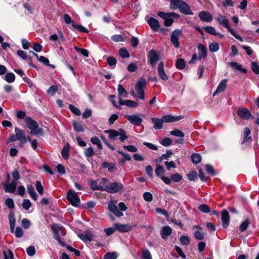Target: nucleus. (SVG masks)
<instances>
[{
	"label": "nucleus",
	"mask_w": 259,
	"mask_h": 259,
	"mask_svg": "<svg viewBox=\"0 0 259 259\" xmlns=\"http://www.w3.org/2000/svg\"><path fill=\"white\" fill-rule=\"evenodd\" d=\"M25 122L27 124L28 128L30 130V134L32 135H39L43 136L44 133L41 127H38V124L30 117H26L25 118Z\"/></svg>",
	"instance_id": "f257e3e1"
},
{
	"label": "nucleus",
	"mask_w": 259,
	"mask_h": 259,
	"mask_svg": "<svg viewBox=\"0 0 259 259\" xmlns=\"http://www.w3.org/2000/svg\"><path fill=\"white\" fill-rule=\"evenodd\" d=\"M118 207L120 210L118 209L116 202L111 200L108 203V208L110 211L112 212L117 217L120 218L123 215L122 211H125L127 208L123 202H120L118 204Z\"/></svg>",
	"instance_id": "f03ea898"
},
{
	"label": "nucleus",
	"mask_w": 259,
	"mask_h": 259,
	"mask_svg": "<svg viewBox=\"0 0 259 259\" xmlns=\"http://www.w3.org/2000/svg\"><path fill=\"white\" fill-rule=\"evenodd\" d=\"M215 20L219 22V24L222 25L224 28H227L228 31L235 37V38L240 41H243V38L241 36L237 34L234 29H232L229 25V20L224 15H219L215 18Z\"/></svg>",
	"instance_id": "7ed1b4c3"
},
{
	"label": "nucleus",
	"mask_w": 259,
	"mask_h": 259,
	"mask_svg": "<svg viewBox=\"0 0 259 259\" xmlns=\"http://www.w3.org/2000/svg\"><path fill=\"white\" fill-rule=\"evenodd\" d=\"M53 230L54 238L62 246H65V243L62 241L61 236H65L66 234V231L64 228L59 225H54L52 226Z\"/></svg>",
	"instance_id": "20e7f679"
},
{
	"label": "nucleus",
	"mask_w": 259,
	"mask_h": 259,
	"mask_svg": "<svg viewBox=\"0 0 259 259\" xmlns=\"http://www.w3.org/2000/svg\"><path fill=\"white\" fill-rule=\"evenodd\" d=\"M105 133L109 134V138L112 140H115L116 137L119 136V139L121 142L127 139L126 132L122 128H120L118 131L115 130H108L105 131Z\"/></svg>",
	"instance_id": "39448f33"
},
{
	"label": "nucleus",
	"mask_w": 259,
	"mask_h": 259,
	"mask_svg": "<svg viewBox=\"0 0 259 259\" xmlns=\"http://www.w3.org/2000/svg\"><path fill=\"white\" fill-rule=\"evenodd\" d=\"M197 49L198 51V56L194 53L191 60L189 61V64L195 63L197 60H200L204 59L207 55V49L206 46L201 43H199L197 45Z\"/></svg>",
	"instance_id": "423d86ee"
},
{
	"label": "nucleus",
	"mask_w": 259,
	"mask_h": 259,
	"mask_svg": "<svg viewBox=\"0 0 259 259\" xmlns=\"http://www.w3.org/2000/svg\"><path fill=\"white\" fill-rule=\"evenodd\" d=\"M157 15L164 20V23L166 26H169L172 24V18H177L178 17V14L174 12L164 13L160 12H158Z\"/></svg>",
	"instance_id": "0eeeda50"
},
{
	"label": "nucleus",
	"mask_w": 259,
	"mask_h": 259,
	"mask_svg": "<svg viewBox=\"0 0 259 259\" xmlns=\"http://www.w3.org/2000/svg\"><path fill=\"white\" fill-rule=\"evenodd\" d=\"M123 188V186L120 182H114L105 186L104 191L110 193H115L122 190Z\"/></svg>",
	"instance_id": "6e6552de"
},
{
	"label": "nucleus",
	"mask_w": 259,
	"mask_h": 259,
	"mask_svg": "<svg viewBox=\"0 0 259 259\" xmlns=\"http://www.w3.org/2000/svg\"><path fill=\"white\" fill-rule=\"evenodd\" d=\"M146 85V81L145 78L141 77L137 82L135 88L138 98L141 100H144V88Z\"/></svg>",
	"instance_id": "1a4fd4ad"
},
{
	"label": "nucleus",
	"mask_w": 259,
	"mask_h": 259,
	"mask_svg": "<svg viewBox=\"0 0 259 259\" xmlns=\"http://www.w3.org/2000/svg\"><path fill=\"white\" fill-rule=\"evenodd\" d=\"M67 200L74 206H78L80 204V199L76 192L72 189H70L67 195Z\"/></svg>",
	"instance_id": "9d476101"
},
{
	"label": "nucleus",
	"mask_w": 259,
	"mask_h": 259,
	"mask_svg": "<svg viewBox=\"0 0 259 259\" xmlns=\"http://www.w3.org/2000/svg\"><path fill=\"white\" fill-rule=\"evenodd\" d=\"M179 11L187 15H193V12L190 9V6L182 0H179Z\"/></svg>",
	"instance_id": "9b49d317"
},
{
	"label": "nucleus",
	"mask_w": 259,
	"mask_h": 259,
	"mask_svg": "<svg viewBox=\"0 0 259 259\" xmlns=\"http://www.w3.org/2000/svg\"><path fill=\"white\" fill-rule=\"evenodd\" d=\"M19 182L12 181L11 182L3 183L4 189L5 192L13 193L15 192Z\"/></svg>",
	"instance_id": "f8f14e48"
},
{
	"label": "nucleus",
	"mask_w": 259,
	"mask_h": 259,
	"mask_svg": "<svg viewBox=\"0 0 259 259\" xmlns=\"http://www.w3.org/2000/svg\"><path fill=\"white\" fill-rule=\"evenodd\" d=\"M125 117L133 124L139 126L142 122L140 114L125 115Z\"/></svg>",
	"instance_id": "ddd939ff"
},
{
	"label": "nucleus",
	"mask_w": 259,
	"mask_h": 259,
	"mask_svg": "<svg viewBox=\"0 0 259 259\" xmlns=\"http://www.w3.org/2000/svg\"><path fill=\"white\" fill-rule=\"evenodd\" d=\"M148 57L151 65L153 67L155 66L156 62L159 60V57L156 51L151 50L148 54Z\"/></svg>",
	"instance_id": "4468645a"
},
{
	"label": "nucleus",
	"mask_w": 259,
	"mask_h": 259,
	"mask_svg": "<svg viewBox=\"0 0 259 259\" xmlns=\"http://www.w3.org/2000/svg\"><path fill=\"white\" fill-rule=\"evenodd\" d=\"M221 220L222 227L224 228H227L230 223V215L228 211L226 209H223L221 212Z\"/></svg>",
	"instance_id": "2eb2a0df"
},
{
	"label": "nucleus",
	"mask_w": 259,
	"mask_h": 259,
	"mask_svg": "<svg viewBox=\"0 0 259 259\" xmlns=\"http://www.w3.org/2000/svg\"><path fill=\"white\" fill-rule=\"evenodd\" d=\"M15 131L16 134L17 140L20 141L22 144L26 143L27 142V139L24 131L18 127H16Z\"/></svg>",
	"instance_id": "dca6fc26"
},
{
	"label": "nucleus",
	"mask_w": 259,
	"mask_h": 259,
	"mask_svg": "<svg viewBox=\"0 0 259 259\" xmlns=\"http://www.w3.org/2000/svg\"><path fill=\"white\" fill-rule=\"evenodd\" d=\"M199 19L203 22H210L212 21V16L207 11H201L198 15Z\"/></svg>",
	"instance_id": "f3484780"
},
{
	"label": "nucleus",
	"mask_w": 259,
	"mask_h": 259,
	"mask_svg": "<svg viewBox=\"0 0 259 259\" xmlns=\"http://www.w3.org/2000/svg\"><path fill=\"white\" fill-rule=\"evenodd\" d=\"M238 115L240 118L246 120L249 119L251 117V114L249 111L245 108L239 109L238 110Z\"/></svg>",
	"instance_id": "a211bd4d"
},
{
	"label": "nucleus",
	"mask_w": 259,
	"mask_h": 259,
	"mask_svg": "<svg viewBox=\"0 0 259 259\" xmlns=\"http://www.w3.org/2000/svg\"><path fill=\"white\" fill-rule=\"evenodd\" d=\"M148 24L152 30L156 31L160 28V24L157 19L153 17H150L147 21Z\"/></svg>",
	"instance_id": "6ab92c4d"
},
{
	"label": "nucleus",
	"mask_w": 259,
	"mask_h": 259,
	"mask_svg": "<svg viewBox=\"0 0 259 259\" xmlns=\"http://www.w3.org/2000/svg\"><path fill=\"white\" fill-rule=\"evenodd\" d=\"M116 229L120 232H127L132 230V226L130 224H115Z\"/></svg>",
	"instance_id": "aec40b11"
},
{
	"label": "nucleus",
	"mask_w": 259,
	"mask_h": 259,
	"mask_svg": "<svg viewBox=\"0 0 259 259\" xmlns=\"http://www.w3.org/2000/svg\"><path fill=\"white\" fill-rule=\"evenodd\" d=\"M227 79H223L219 84L215 91L213 93V96H215L218 94L224 92L227 87Z\"/></svg>",
	"instance_id": "412c9836"
},
{
	"label": "nucleus",
	"mask_w": 259,
	"mask_h": 259,
	"mask_svg": "<svg viewBox=\"0 0 259 259\" xmlns=\"http://www.w3.org/2000/svg\"><path fill=\"white\" fill-rule=\"evenodd\" d=\"M158 74L161 79L163 80H166L168 79V76L165 73L164 71V63L163 62H160L159 63L158 67Z\"/></svg>",
	"instance_id": "4be33fe9"
},
{
	"label": "nucleus",
	"mask_w": 259,
	"mask_h": 259,
	"mask_svg": "<svg viewBox=\"0 0 259 259\" xmlns=\"http://www.w3.org/2000/svg\"><path fill=\"white\" fill-rule=\"evenodd\" d=\"M91 189L93 190L104 191V185H99L98 180H91L89 182Z\"/></svg>",
	"instance_id": "5701e85b"
},
{
	"label": "nucleus",
	"mask_w": 259,
	"mask_h": 259,
	"mask_svg": "<svg viewBox=\"0 0 259 259\" xmlns=\"http://www.w3.org/2000/svg\"><path fill=\"white\" fill-rule=\"evenodd\" d=\"M152 122L154 123L153 128L155 130H161L163 128V123L164 122L162 118L161 119L153 117L151 119Z\"/></svg>",
	"instance_id": "b1692460"
},
{
	"label": "nucleus",
	"mask_w": 259,
	"mask_h": 259,
	"mask_svg": "<svg viewBox=\"0 0 259 259\" xmlns=\"http://www.w3.org/2000/svg\"><path fill=\"white\" fill-rule=\"evenodd\" d=\"M172 233V229L169 226H164L162 228L161 231V237L163 239H166L169 235Z\"/></svg>",
	"instance_id": "393cba45"
},
{
	"label": "nucleus",
	"mask_w": 259,
	"mask_h": 259,
	"mask_svg": "<svg viewBox=\"0 0 259 259\" xmlns=\"http://www.w3.org/2000/svg\"><path fill=\"white\" fill-rule=\"evenodd\" d=\"M79 237L84 242H91L93 240V235L89 232L86 231L84 233L78 235Z\"/></svg>",
	"instance_id": "a878e982"
},
{
	"label": "nucleus",
	"mask_w": 259,
	"mask_h": 259,
	"mask_svg": "<svg viewBox=\"0 0 259 259\" xmlns=\"http://www.w3.org/2000/svg\"><path fill=\"white\" fill-rule=\"evenodd\" d=\"M9 221L10 223V227L11 233L14 232V228L15 226V213L13 211H10L9 214Z\"/></svg>",
	"instance_id": "bb28decb"
},
{
	"label": "nucleus",
	"mask_w": 259,
	"mask_h": 259,
	"mask_svg": "<svg viewBox=\"0 0 259 259\" xmlns=\"http://www.w3.org/2000/svg\"><path fill=\"white\" fill-rule=\"evenodd\" d=\"M170 40L176 48H178V29H176L172 33Z\"/></svg>",
	"instance_id": "cd10ccee"
},
{
	"label": "nucleus",
	"mask_w": 259,
	"mask_h": 259,
	"mask_svg": "<svg viewBox=\"0 0 259 259\" xmlns=\"http://www.w3.org/2000/svg\"><path fill=\"white\" fill-rule=\"evenodd\" d=\"M117 92L118 94V98H127V93L126 91L124 89L121 84H119L118 85Z\"/></svg>",
	"instance_id": "c85d7f7f"
},
{
	"label": "nucleus",
	"mask_w": 259,
	"mask_h": 259,
	"mask_svg": "<svg viewBox=\"0 0 259 259\" xmlns=\"http://www.w3.org/2000/svg\"><path fill=\"white\" fill-rule=\"evenodd\" d=\"M27 190L30 197L34 200H37L38 198V195L35 192L33 186L31 185H27Z\"/></svg>",
	"instance_id": "c756f323"
},
{
	"label": "nucleus",
	"mask_w": 259,
	"mask_h": 259,
	"mask_svg": "<svg viewBox=\"0 0 259 259\" xmlns=\"http://www.w3.org/2000/svg\"><path fill=\"white\" fill-rule=\"evenodd\" d=\"M163 122H172L178 120V116H172L171 115H166L162 117Z\"/></svg>",
	"instance_id": "7c9ffc66"
},
{
	"label": "nucleus",
	"mask_w": 259,
	"mask_h": 259,
	"mask_svg": "<svg viewBox=\"0 0 259 259\" xmlns=\"http://www.w3.org/2000/svg\"><path fill=\"white\" fill-rule=\"evenodd\" d=\"M229 64L230 65V66H231V67L233 69H234L235 70L241 71L244 73L247 72V71L245 68H242L241 67V65L239 64L238 63H237L236 62H230V63H229Z\"/></svg>",
	"instance_id": "2f4dec72"
},
{
	"label": "nucleus",
	"mask_w": 259,
	"mask_h": 259,
	"mask_svg": "<svg viewBox=\"0 0 259 259\" xmlns=\"http://www.w3.org/2000/svg\"><path fill=\"white\" fill-rule=\"evenodd\" d=\"M70 147L68 144L64 146L61 151L62 158L64 160H67L69 157Z\"/></svg>",
	"instance_id": "473e14b6"
},
{
	"label": "nucleus",
	"mask_w": 259,
	"mask_h": 259,
	"mask_svg": "<svg viewBox=\"0 0 259 259\" xmlns=\"http://www.w3.org/2000/svg\"><path fill=\"white\" fill-rule=\"evenodd\" d=\"M17 55L21 58L23 60L25 61H31L32 58L29 56L27 55L26 52H24L22 50H18L17 52Z\"/></svg>",
	"instance_id": "72a5a7b5"
},
{
	"label": "nucleus",
	"mask_w": 259,
	"mask_h": 259,
	"mask_svg": "<svg viewBox=\"0 0 259 259\" xmlns=\"http://www.w3.org/2000/svg\"><path fill=\"white\" fill-rule=\"evenodd\" d=\"M155 171L156 176L160 178L163 177L165 173V170L163 167L160 165H157Z\"/></svg>",
	"instance_id": "f704fd0d"
},
{
	"label": "nucleus",
	"mask_w": 259,
	"mask_h": 259,
	"mask_svg": "<svg viewBox=\"0 0 259 259\" xmlns=\"http://www.w3.org/2000/svg\"><path fill=\"white\" fill-rule=\"evenodd\" d=\"M91 141L94 145H96L99 149L102 150L103 148L102 144L101 141L97 137H93L91 138Z\"/></svg>",
	"instance_id": "c9c22d12"
},
{
	"label": "nucleus",
	"mask_w": 259,
	"mask_h": 259,
	"mask_svg": "<svg viewBox=\"0 0 259 259\" xmlns=\"http://www.w3.org/2000/svg\"><path fill=\"white\" fill-rule=\"evenodd\" d=\"M141 254L142 259H152L151 253L147 248L142 249Z\"/></svg>",
	"instance_id": "e433bc0d"
},
{
	"label": "nucleus",
	"mask_w": 259,
	"mask_h": 259,
	"mask_svg": "<svg viewBox=\"0 0 259 259\" xmlns=\"http://www.w3.org/2000/svg\"><path fill=\"white\" fill-rule=\"evenodd\" d=\"M209 50L210 52H216L219 50L220 47L217 42H213L209 45Z\"/></svg>",
	"instance_id": "4c0bfd02"
},
{
	"label": "nucleus",
	"mask_w": 259,
	"mask_h": 259,
	"mask_svg": "<svg viewBox=\"0 0 259 259\" xmlns=\"http://www.w3.org/2000/svg\"><path fill=\"white\" fill-rule=\"evenodd\" d=\"M5 79L8 83H12L15 80V75L13 73H8L5 76Z\"/></svg>",
	"instance_id": "58836bf2"
},
{
	"label": "nucleus",
	"mask_w": 259,
	"mask_h": 259,
	"mask_svg": "<svg viewBox=\"0 0 259 259\" xmlns=\"http://www.w3.org/2000/svg\"><path fill=\"white\" fill-rule=\"evenodd\" d=\"M181 244L183 245L187 246L190 244V240L188 236L183 235L179 239Z\"/></svg>",
	"instance_id": "ea45409f"
},
{
	"label": "nucleus",
	"mask_w": 259,
	"mask_h": 259,
	"mask_svg": "<svg viewBox=\"0 0 259 259\" xmlns=\"http://www.w3.org/2000/svg\"><path fill=\"white\" fill-rule=\"evenodd\" d=\"M191 160L193 163H198L201 160V156L198 153H193L191 155Z\"/></svg>",
	"instance_id": "a19ab883"
},
{
	"label": "nucleus",
	"mask_w": 259,
	"mask_h": 259,
	"mask_svg": "<svg viewBox=\"0 0 259 259\" xmlns=\"http://www.w3.org/2000/svg\"><path fill=\"white\" fill-rule=\"evenodd\" d=\"M250 134V130L248 127H245L244 130V137L243 143H245L248 140L251 139V137L249 136Z\"/></svg>",
	"instance_id": "79ce46f5"
},
{
	"label": "nucleus",
	"mask_w": 259,
	"mask_h": 259,
	"mask_svg": "<svg viewBox=\"0 0 259 259\" xmlns=\"http://www.w3.org/2000/svg\"><path fill=\"white\" fill-rule=\"evenodd\" d=\"M198 210L203 213H208L210 212V209L208 205L205 204H202L198 207Z\"/></svg>",
	"instance_id": "37998d69"
},
{
	"label": "nucleus",
	"mask_w": 259,
	"mask_h": 259,
	"mask_svg": "<svg viewBox=\"0 0 259 259\" xmlns=\"http://www.w3.org/2000/svg\"><path fill=\"white\" fill-rule=\"evenodd\" d=\"M3 255L4 259H14L13 252L10 249H8V251L4 250Z\"/></svg>",
	"instance_id": "c03bdc74"
},
{
	"label": "nucleus",
	"mask_w": 259,
	"mask_h": 259,
	"mask_svg": "<svg viewBox=\"0 0 259 259\" xmlns=\"http://www.w3.org/2000/svg\"><path fill=\"white\" fill-rule=\"evenodd\" d=\"M73 126L74 130L77 132H83L84 128L82 125L76 121H73Z\"/></svg>",
	"instance_id": "a18cd8bd"
},
{
	"label": "nucleus",
	"mask_w": 259,
	"mask_h": 259,
	"mask_svg": "<svg viewBox=\"0 0 259 259\" xmlns=\"http://www.w3.org/2000/svg\"><path fill=\"white\" fill-rule=\"evenodd\" d=\"M203 29L205 30V31L213 35H217V32L216 31L215 29L212 27V26H206L204 27Z\"/></svg>",
	"instance_id": "49530a36"
},
{
	"label": "nucleus",
	"mask_w": 259,
	"mask_h": 259,
	"mask_svg": "<svg viewBox=\"0 0 259 259\" xmlns=\"http://www.w3.org/2000/svg\"><path fill=\"white\" fill-rule=\"evenodd\" d=\"M120 56L122 58H127L130 57V54L128 51L125 48H121L119 51Z\"/></svg>",
	"instance_id": "de8ad7c7"
},
{
	"label": "nucleus",
	"mask_w": 259,
	"mask_h": 259,
	"mask_svg": "<svg viewBox=\"0 0 259 259\" xmlns=\"http://www.w3.org/2000/svg\"><path fill=\"white\" fill-rule=\"evenodd\" d=\"M74 48L76 51L80 53L84 57H87L89 56V53L87 50L82 48H79L76 46H75Z\"/></svg>",
	"instance_id": "09e8293b"
},
{
	"label": "nucleus",
	"mask_w": 259,
	"mask_h": 259,
	"mask_svg": "<svg viewBox=\"0 0 259 259\" xmlns=\"http://www.w3.org/2000/svg\"><path fill=\"white\" fill-rule=\"evenodd\" d=\"M249 224V221L248 219L244 221L239 226V230L241 232H243L246 230Z\"/></svg>",
	"instance_id": "8fccbe9b"
},
{
	"label": "nucleus",
	"mask_w": 259,
	"mask_h": 259,
	"mask_svg": "<svg viewBox=\"0 0 259 259\" xmlns=\"http://www.w3.org/2000/svg\"><path fill=\"white\" fill-rule=\"evenodd\" d=\"M117 257V254L116 252L107 253L104 256V259H116Z\"/></svg>",
	"instance_id": "3c124183"
},
{
	"label": "nucleus",
	"mask_w": 259,
	"mask_h": 259,
	"mask_svg": "<svg viewBox=\"0 0 259 259\" xmlns=\"http://www.w3.org/2000/svg\"><path fill=\"white\" fill-rule=\"evenodd\" d=\"M72 27L73 28L77 29L79 32H88V30L83 26L80 25H76L75 23H72Z\"/></svg>",
	"instance_id": "603ef678"
},
{
	"label": "nucleus",
	"mask_w": 259,
	"mask_h": 259,
	"mask_svg": "<svg viewBox=\"0 0 259 259\" xmlns=\"http://www.w3.org/2000/svg\"><path fill=\"white\" fill-rule=\"evenodd\" d=\"M251 68L255 74H259V64L257 63L252 62L251 63Z\"/></svg>",
	"instance_id": "864d4df0"
},
{
	"label": "nucleus",
	"mask_w": 259,
	"mask_h": 259,
	"mask_svg": "<svg viewBox=\"0 0 259 259\" xmlns=\"http://www.w3.org/2000/svg\"><path fill=\"white\" fill-rule=\"evenodd\" d=\"M36 189L38 193L42 195L44 194V188L42 186L40 183V182L37 181L35 185Z\"/></svg>",
	"instance_id": "5fc2aeb1"
},
{
	"label": "nucleus",
	"mask_w": 259,
	"mask_h": 259,
	"mask_svg": "<svg viewBox=\"0 0 259 259\" xmlns=\"http://www.w3.org/2000/svg\"><path fill=\"white\" fill-rule=\"evenodd\" d=\"M58 87L56 85L51 86L47 90V93L51 96H54L56 92L58 91Z\"/></svg>",
	"instance_id": "6e6d98bb"
},
{
	"label": "nucleus",
	"mask_w": 259,
	"mask_h": 259,
	"mask_svg": "<svg viewBox=\"0 0 259 259\" xmlns=\"http://www.w3.org/2000/svg\"><path fill=\"white\" fill-rule=\"evenodd\" d=\"M5 204L10 209L13 208L15 206L13 199L11 198H8L6 199Z\"/></svg>",
	"instance_id": "4d7b16f0"
},
{
	"label": "nucleus",
	"mask_w": 259,
	"mask_h": 259,
	"mask_svg": "<svg viewBox=\"0 0 259 259\" xmlns=\"http://www.w3.org/2000/svg\"><path fill=\"white\" fill-rule=\"evenodd\" d=\"M205 170L208 174L211 176H214L215 175V170L212 165L209 164H206L205 166Z\"/></svg>",
	"instance_id": "13d9d810"
},
{
	"label": "nucleus",
	"mask_w": 259,
	"mask_h": 259,
	"mask_svg": "<svg viewBox=\"0 0 259 259\" xmlns=\"http://www.w3.org/2000/svg\"><path fill=\"white\" fill-rule=\"evenodd\" d=\"M172 154V152L171 150H167L166 153L163 154L159 158V161H161L164 159L167 160L168 158Z\"/></svg>",
	"instance_id": "bf43d9fd"
},
{
	"label": "nucleus",
	"mask_w": 259,
	"mask_h": 259,
	"mask_svg": "<svg viewBox=\"0 0 259 259\" xmlns=\"http://www.w3.org/2000/svg\"><path fill=\"white\" fill-rule=\"evenodd\" d=\"M95 153L94 149L92 147H88L85 149L84 154L88 157L92 156Z\"/></svg>",
	"instance_id": "052dcab7"
},
{
	"label": "nucleus",
	"mask_w": 259,
	"mask_h": 259,
	"mask_svg": "<svg viewBox=\"0 0 259 259\" xmlns=\"http://www.w3.org/2000/svg\"><path fill=\"white\" fill-rule=\"evenodd\" d=\"M22 207L25 210H28L31 206V203L29 199H25L22 202Z\"/></svg>",
	"instance_id": "680f3d73"
},
{
	"label": "nucleus",
	"mask_w": 259,
	"mask_h": 259,
	"mask_svg": "<svg viewBox=\"0 0 259 259\" xmlns=\"http://www.w3.org/2000/svg\"><path fill=\"white\" fill-rule=\"evenodd\" d=\"M160 144L165 147H167L171 145L172 141L170 138H165L160 141Z\"/></svg>",
	"instance_id": "e2e57ef3"
},
{
	"label": "nucleus",
	"mask_w": 259,
	"mask_h": 259,
	"mask_svg": "<svg viewBox=\"0 0 259 259\" xmlns=\"http://www.w3.org/2000/svg\"><path fill=\"white\" fill-rule=\"evenodd\" d=\"M13 180L14 181L18 182L20 179V176L18 171L16 169L13 170L12 172Z\"/></svg>",
	"instance_id": "0e129e2a"
},
{
	"label": "nucleus",
	"mask_w": 259,
	"mask_h": 259,
	"mask_svg": "<svg viewBox=\"0 0 259 259\" xmlns=\"http://www.w3.org/2000/svg\"><path fill=\"white\" fill-rule=\"evenodd\" d=\"M69 107L71 112L73 113L75 115L78 116L81 114L80 111L79 110V109L75 107L74 105L70 104Z\"/></svg>",
	"instance_id": "69168bd1"
},
{
	"label": "nucleus",
	"mask_w": 259,
	"mask_h": 259,
	"mask_svg": "<svg viewBox=\"0 0 259 259\" xmlns=\"http://www.w3.org/2000/svg\"><path fill=\"white\" fill-rule=\"evenodd\" d=\"M144 199L147 202H151L153 199L152 194L148 192H146L143 194Z\"/></svg>",
	"instance_id": "338daca9"
},
{
	"label": "nucleus",
	"mask_w": 259,
	"mask_h": 259,
	"mask_svg": "<svg viewBox=\"0 0 259 259\" xmlns=\"http://www.w3.org/2000/svg\"><path fill=\"white\" fill-rule=\"evenodd\" d=\"M56 168L57 170V171L61 175H63L65 174L66 170L65 169L64 166L61 164H58Z\"/></svg>",
	"instance_id": "774afa93"
}]
</instances>
